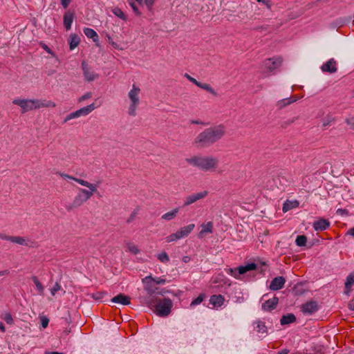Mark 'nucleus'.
Here are the masks:
<instances>
[{
	"label": "nucleus",
	"instance_id": "f257e3e1",
	"mask_svg": "<svg viewBox=\"0 0 354 354\" xmlns=\"http://www.w3.org/2000/svg\"><path fill=\"white\" fill-rule=\"evenodd\" d=\"M225 133V127L219 124L205 129L194 140V143L200 147L212 145L223 138Z\"/></svg>",
	"mask_w": 354,
	"mask_h": 354
},
{
	"label": "nucleus",
	"instance_id": "f03ea898",
	"mask_svg": "<svg viewBox=\"0 0 354 354\" xmlns=\"http://www.w3.org/2000/svg\"><path fill=\"white\" fill-rule=\"evenodd\" d=\"M186 162L204 172L216 171L219 164L218 159L213 156H194Z\"/></svg>",
	"mask_w": 354,
	"mask_h": 354
},
{
	"label": "nucleus",
	"instance_id": "7ed1b4c3",
	"mask_svg": "<svg viewBox=\"0 0 354 354\" xmlns=\"http://www.w3.org/2000/svg\"><path fill=\"white\" fill-rule=\"evenodd\" d=\"M140 88L133 84L131 88L128 92L129 106L127 113L129 115L134 117L137 115V109L140 104Z\"/></svg>",
	"mask_w": 354,
	"mask_h": 354
},
{
	"label": "nucleus",
	"instance_id": "20e7f679",
	"mask_svg": "<svg viewBox=\"0 0 354 354\" xmlns=\"http://www.w3.org/2000/svg\"><path fill=\"white\" fill-rule=\"evenodd\" d=\"M145 303L150 308L154 307L155 313L160 317L169 315L173 306L171 300L167 298L160 299L155 305H153L151 299H146Z\"/></svg>",
	"mask_w": 354,
	"mask_h": 354
},
{
	"label": "nucleus",
	"instance_id": "39448f33",
	"mask_svg": "<svg viewBox=\"0 0 354 354\" xmlns=\"http://www.w3.org/2000/svg\"><path fill=\"white\" fill-rule=\"evenodd\" d=\"M77 183L81 185L82 186H84L87 188H79L78 191L86 198H87L88 201H89L94 194L98 193L100 182H97L96 183H91L87 180L82 179L77 180Z\"/></svg>",
	"mask_w": 354,
	"mask_h": 354
},
{
	"label": "nucleus",
	"instance_id": "423d86ee",
	"mask_svg": "<svg viewBox=\"0 0 354 354\" xmlns=\"http://www.w3.org/2000/svg\"><path fill=\"white\" fill-rule=\"evenodd\" d=\"M195 225L194 223L189 224L186 226L180 227L175 233H172L165 237L167 243L175 242L179 239L187 237L189 234L194 230Z\"/></svg>",
	"mask_w": 354,
	"mask_h": 354
},
{
	"label": "nucleus",
	"instance_id": "0eeeda50",
	"mask_svg": "<svg viewBox=\"0 0 354 354\" xmlns=\"http://www.w3.org/2000/svg\"><path fill=\"white\" fill-rule=\"evenodd\" d=\"M282 61L280 57L266 59L261 64V69L263 73H271L280 67Z\"/></svg>",
	"mask_w": 354,
	"mask_h": 354
},
{
	"label": "nucleus",
	"instance_id": "6e6552de",
	"mask_svg": "<svg viewBox=\"0 0 354 354\" xmlns=\"http://www.w3.org/2000/svg\"><path fill=\"white\" fill-rule=\"evenodd\" d=\"M257 266L254 263H248L243 266H239L236 268H227L225 272L234 277L236 279H241V275L246 273L248 271L254 270L257 268Z\"/></svg>",
	"mask_w": 354,
	"mask_h": 354
},
{
	"label": "nucleus",
	"instance_id": "1a4fd4ad",
	"mask_svg": "<svg viewBox=\"0 0 354 354\" xmlns=\"http://www.w3.org/2000/svg\"><path fill=\"white\" fill-rule=\"evenodd\" d=\"M12 104L21 108V113H25L35 110L34 99L15 98L12 100Z\"/></svg>",
	"mask_w": 354,
	"mask_h": 354
},
{
	"label": "nucleus",
	"instance_id": "9d476101",
	"mask_svg": "<svg viewBox=\"0 0 354 354\" xmlns=\"http://www.w3.org/2000/svg\"><path fill=\"white\" fill-rule=\"evenodd\" d=\"M96 106L94 103H92L86 106L81 108L74 112L68 114L66 118L64 119V122H66L72 119L77 118L81 116L88 115L90 113H91L95 109Z\"/></svg>",
	"mask_w": 354,
	"mask_h": 354
},
{
	"label": "nucleus",
	"instance_id": "9b49d317",
	"mask_svg": "<svg viewBox=\"0 0 354 354\" xmlns=\"http://www.w3.org/2000/svg\"><path fill=\"white\" fill-rule=\"evenodd\" d=\"M82 68L83 71V75L86 81L92 82L99 77V75L91 68L88 67L86 62H83L82 63Z\"/></svg>",
	"mask_w": 354,
	"mask_h": 354
},
{
	"label": "nucleus",
	"instance_id": "f8f14e48",
	"mask_svg": "<svg viewBox=\"0 0 354 354\" xmlns=\"http://www.w3.org/2000/svg\"><path fill=\"white\" fill-rule=\"evenodd\" d=\"M142 281L144 285V289L150 296L156 292L157 288L153 282V277L151 275L147 276L143 278Z\"/></svg>",
	"mask_w": 354,
	"mask_h": 354
},
{
	"label": "nucleus",
	"instance_id": "ddd939ff",
	"mask_svg": "<svg viewBox=\"0 0 354 354\" xmlns=\"http://www.w3.org/2000/svg\"><path fill=\"white\" fill-rule=\"evenodd\" d=\"M301 310L305 315H311L318 310L317 303L315 301L306 302L301 305Z\"/></svg>",
	"mask_w": 354,
	"mask_h": 354
},
{
	"label": "nucleus",
	"instance_id": "4468645a",
	"mask_svg": "<svg viewBox=\"0 0 354 354\" xmlns=\"http://www.w3.org/2000/svg\"><path fill=\"white\" fill-rule=\"evenodd\" d=\"M35 110L41 108H54L56 104L52 101L46 99H34Z\"/></svg>",
	"mask_w": 354,
	"mask_h": 354
},
{
	"label": "nucleus",
	"instance_id": "2eb2a0df",
	"mask_svg": "<svg viewBox=\"0 0 354 354\" xmlns=\"http://www.w3.org/2000/svg\"><path fill=\"white\" fill-rule=\"evenodd\" d=\"M321 69L324 73H335L337 70V62L333 58H331L326 63L322 64V66H321Z\"/></svg>",
	"mask_w": 354,
	"mask_h": 354
},
{
	"label": "nucleus",
	"instance_id": "dca6fc26",
	"mask_svg": "<svg viewBox=\"0 0 354 354\" xmlns=\"http://www.w3.org/2000/svg\"><path fill=\"white\" fill-rule=\"evenodd\" d=\"M88 201L87 198H86L79 191L77 194L74 197L73 202L71 203V207L68 209L72 208H77L83 205Z\"/></svg>",
	"mask_w": 354,
	"mask_h": 354
},
{
	"label": "nucleus",
	"instance_id": "f3484780",
	"mask_svg": "<svg viewBox=\"0 0 354 354\" xmlns=\"http://www.w3.org/2000/svg\"><path fill=\"white\" fill-rule=\"evenodd\" d=\"M191 82H192L199 88L207 91V92H209L210 94L215 97H217L218 95V93L209 84L198 82L194 77L192 78V80H191Z\"/></svg>",
	"mask_w": 354,
	"mask_h": 354
},
{
	"label": "nucleus",
	"instance_id": "a211bd4d",
	"mask_svg": "<svg viewBox=\"0 0 354 354\" xmlns=\"http://www.w3.org/2000/svg\"><path fill=\"white\" fill-rule=\"evenodd\" d=\"M285 282L286 280L283 277H277L270 282V289L272 290H280L284 286Z\"/></svg>",
	"mask_w": 354,
	"mask_h": 354
},
{
	"label": "nucleus",
	"instance_id": "6ab92c4d",
	"mask_svg": "<svg viewBox=\"0 0 354 354\" xmlns=\"http://www.w3.org/2000/svg\"><path fill=\"white\" fill-rule=\"evenodd\" d=\"M74 18V12L70 10L67 11L64 15V26L66 30H69L71 28V25L73 24Z\"/></svg>",
	"mask_w": 354,
	"mask_h": 354
},
{
	"label": "nucleus",
	"instance_id": "aec40b11",
	"mask_svg": "<svg viewBox=\"0 0 354 354\" xmlns=\"http://www.w3.org/2000/svg\"><path fill=\"white\" fill-rule=\"evenodd\" d=\"M330 226V222L325 218H319L313 224V227L316 231H324Z\"/></svg>",
	"mask_w": 354,
	"mask_h": 354
},
{
	"label": "nucleus",
	"instance_id": "412c9836",
	"mask_svg": "<svg viewBox=\"0 0 354 354\" xmlns=\"http://www.w3.org/2000/svg\"><path fill=\"white\" fill-rule=\"evenodd\" d=\"M278 301H279V299L276 297H274L272 299H270L266 301L262 304V308L263 310L270 311L277 307Z\"/></svg>",
	"mask_w": 354,
	"mask_h": 354
},
{
	"label": "nucleus",
	"instance_id": "4be33fe9",
	"mask_svg": "<svg viewBox=\"0 0 354 354\" xmlns=\"http://www.w3.org/2000/svg\"><path fill=\"white\" fill-rule=\"evenodd\" d=\"M225 301V298L221 295H214L211 296L209 299V303L212 304L214 307H221Z\"/></svg>",
	"mask_w": 354,
	"mask_h": 354
},
{
	"label": "nucleus",
	"instance_id": "5701e85b",
	"mask_svg": "<svg viewBox=\"0 0 354 354\" xmlns=\"http://www.w3.org/2000/svg\"><path fill=\"white\" fill-rule=\"evenodd\" d=\"M130 297L123 294H119L117 296L111 299V301L113 303L120 304L122 305H129L130 304Z\"/></svg>",
	"mask_w": 354,
	"mask_h": 354
},
{
	"label": "nucleus",
	"instance_id": "b1692460",
	"mask_svg": "<svg viewBox=\"0 0 354 354\" xmlns=\"http://www.w3.org/2000/svg\"><path fill=\"white\" fill-rule=\"evenodd\" d=\"M254 329L257 333H261L263 337L267 335V327L266 326L265 323L262 321H256L254 323Z\"/></svg>",
	"mask_w": 354,
	"mask_h": 354
},
{
	"label": "nucleus",
	"instance_id": "393cba45",
	"mask_svg": "<svg viewBox=\"0 0 354 354\" xmlns=\"http://www.w3.org/2000/svg\"><path fill=\"white\" fill-rule=\"evenodd\" d=\"M179 207H176L172 210L163 214L161 216V219L167 221H170L176 217L177 214L179 212Z\"/></svg>",
	"mask_w": 354,
	"mask_h": 354
},
{
	"label": "nucleus",
	"instance_id": "a878e982",
	"mask_svg": "<svg viewBox=\"0 0 354 354\" xmlns=\"http://www.w3.org/2000/svg\"><path fill=\"white\" fill-rule=\"evenodd\" d=\"M10 241L20 245H26L28 247L31 246L30 241L26 238L23 236H11Z\"/></svg>",
	"mask_w": 354,
	"mask_h": 354
},
{
	"label": "nucleus",
	"instance_id": "bb28decb",
	"mask_svg": "<svg viewBox=\"0 0 354 354\" xmlns=\"http://www.w3.org/2000/svg\"><path fill=\"white\" fill-rule=\"evenodd\" d=\"M299 203L298 201H289L287 200L283 205L282 210L283 212H287L288 211L296 208L299 207Z\"/></svg>",
	"mask_w": 354,
	"mask_h": 354
},
{
	"label": "nucleus",
	"instance_id": "cd10ccee",
	"mask_svg": "<svg viewBox=\"0 0 354 354\" xmlns=\"http://www.w3.org/2000/svg\"><path fill=\"white\" fill-rule=\"evenodd\" d=\"M297 100V97H290V98H284L281 100H279L277 102V106L278 109H281L286 107L288 105L296 102Z\"/></svg>",
	"mask_w": 354,
	"mask_h": 354
},
{
	"label": "nucleus",
	"instance_id": "c85d7f7f",
	"mask_svg": "<svg viewBox=\"0 0 354 354\" xmlns=\"http://www.w3.org/2000/svg\"><path fill=\"white\" fill-rule=\"evenodd\" d=\"M125 248L126 252H131L134 255L140 253V250L138 245L131 241H127L125 243Z\"/></svg>",
	"mask_w": 354,
	"mask_h": 354
},
{
	"label": "nucleus",
	"instance_id": "c756f323",
	"mask_svg": "<svg viewBox=\"0 0 354 354\" xmlns=\"http://www.w3.org/2000/svg\"><path fill=\"white\" fill-rule=\"evenodd\" d=\"M83 32L88 38L92 39L94 42L98 41L99 37L93 29L90 28H84L83 29Z\"/></svg>",
	"mask_w": 354,
	"mask_h": 354
},
{
	"label": "nucleus",
	"instance_id": "7c9ffc66",
	"mask_svg": "<svg viewBox=\"0 0 354 354\" xmlns=\"http://www.w3.org/2000/svg\"><path fill=\"white\" fill-rule=\"evenodd\" d=\"M213 230V223L207 222L201 225V230L199 232V236L202 237L206 233H212Z\"/></svg>",
	"mask_w": 354,
	"mask_h": 354
},
{
	"label": "nucleus",
	"instance_id": "2f4dec72",
	"mask_svg": "<svg viewBox=\"0 0 354 354\" xmlns=\"http://www.w3.org/2000/svg\"><path fill=\"white\" fill-rule=\"evenodd\" d=\"M80 38L75 34H71L69 39L70 49H75L80 44Z\"/></svg>",
	"mask_w": 354,
	"mask_h": 354
},
{
	"label": "nucleus",
	"instance_id": "473e14b6",
	"mask_svg": "<svg viewBox=\"0 0 354 354\" xmlns=\"http://www.w3.org/2000/svg\"><path fill=\"white\" fill-rule=\"evenodd\" d=\"M295 320L296 317L293 314H288L287 315H283L281 318L280 323L281 325H286L293 323Z\"/></svg>",
	"mask_w": 354,
	"mask_h": 354
},
{
	"label": "nucleus",
	"instance_id": "72a5a7b5",
	"mask_svg": "<svg viewBox=\"0 0 354 354\" xmlns=\"http://www.w3.org/2000/svg\"><path fill=\"white\" fill-rule=\"evenodd\" d=\"M354 284V272H351L346 277L345 282V288L347 290H349L352 286Z\"/></svg>",
	"mask_w": 354,
	"mask_h": 354
},
{
	"label": "nucleus",
	"instance_id": "f704fd0d",
	"mask_svg": "<svg viewBox=\"0 0 354 354\" xmlns=\"http://www.w3.org/2000/svg\"><path fill=\"white\" fill-rule=\"evenodd\" d=\"M32 281L34 282L35 285L36 286L37 290L38 291V293L39 295L44 294V286L41 283V282L39 281L38 278L35 276L32 277Z\"/></svg>",
	"mask_w": 354,
	"mask_h": 354
},
{
	"label": "nucleus",
	"instance_id": "c9c22d12",
	"mask_svg": "<svg viewBox=\"0 0 354 354\" xmlns=\"http://www.w3.org/2000/svg\"><path fill=\"white\" fill-rule=\"evenodd\" d=\"M112 12L115 16H117L120 19H121L124 21L127 20V17L126 15L122 12V10L120 8H117V7L114 8L112 10Z\"/></svg>",
	"mask_w": 354,
	"mask_h": 354
},
{
	"label": "nucleus",
	"instance_id": "e433bc0d",
	"mask_svg": "<svg viewBox=\"0 0 354 354\" xmlns=\"http://www.w3.org/2000/svg\"><path fill=\"white\" fill-rule=\"evenodd\" d=\"M1 318L3 319L8 324L12 325L14 323L12 315L8 313H3L1 315Z\"/></svg>",
	"mask_w": 354,
	"mask_h": 354
},
{
	"label": "nucleus",
	"instance_id": "4c0bfd02",
	"mask_svg": "<svg viewBox=\"0 0 354 354\" xmlns=\"http://www.w3.org/2000/svg\"><path fill=\"white\" fill-rule=\"evenodd\" d=\"M158 259L162 263H167L169 261V257L167 252H162L157 254Z\"/></svg>",
	"mask_w": 354,
	"mask_h": 354
},
{
	"label": "nucleus",
	"instance_id": "58836bf2",
	"mask_svg": "<svg viewBox=\"0 0 354 354\" xmlns=\"http://www.w3.org/2000/svg\"><path fill=\"white\" fill-rule=\"evenodd\" d=\"M196 201H197V200L196 199V197L194 196V194L189 195L185 198V200L184 202V206L190 205Z\"/></svg>",
	"mask_w": 354,
	"mask_h": 354
},
{
	"label": "nucleus",
	"instance_id": "ea45409f",
	"mask_svg": "<svg viewBox=\"0 0 354 354\" xmlns=\"http://www.w3.org/2000/svg\"><path fill=\"white\" fill-rule=\"evenodd\" d=\"M307 239L304 235H299L296 239V244L298 246H304L306 243Z\"/></svg>",
	"mask_w": 354,
	"mask_h": 354
},
{
	"label": "nucleus",
	"instance_id": "a19ab883",
	"mask_svg": "<svg viewBox=\"0 0 354 354\" xmlns=\"http://www.w3.org/2000/svg\"><path fill=\"white\" fill-rule=\"evenodd\" d=\"M204 298H205V295L201 294L197 298H196L195 299H194L192 301L190 306L193 307V306L200 304L203 301Z\"/></svg>",
	"mask_w": 354,
	"mask_h": 354
},
{
	"label": "nucleus",
	"instance_id": "79ce46f5",
	"mask_svg": "<svg viewBox=\"0 0 354 354\" xmlns=\"http://www.w3.org/2000/svg\"><path fill=\"white\" fill-rule=\"evenodd\" d=\"M59 175L63 179H65V180H67V179L72 180H74L76 183H77V180H82V178H78L74 177V176H71V175H69L68 174H66V173L59 172Z\"/></svg>",
	"mask_w": 354,
	"mask_h": 354
},
{
	"label": "nucleus",
	"instance_id": "37998d69",
	"mask_svg": "<svg viewBox=\"0 0 354 354\" xmlns=\"http://www.w3.org/2000/svg\"><path fill=\"white\" fill-rule=\"evenodd\" d=\"M194 196L196 197V199L197 201L204 198L205 196H207L208 192L207 191H203L201 192L193 194Z\"/></svg>",
	"mask_w": 354,
	"mask_h": 354
},
{
	"label": "nucleus",
	"instance_id": "c03bdc74",
	"mask_svg": "<svg viewBox=\"0 0 354 354\" xmlns=\"http://www.w3.org/2000/svg\"><path fill=\"white\" fill-rule=\"evenodd\" d=\"M129 4L131 7V8L133 9V12H135V14L136 15L140 16L141 15V13L139 11L137 6L136 5V3L132 0L129 1Z\"/></svg>",
	"mask_w": 354,
	"mask_h": 354
},
{
	"label": "nucleus",
	"instance_id": "a18cd8bd",
	"mask_svg": "<svg viewBox=\"0 0 354 354\" xmlns=\"http://www.w3.org/2000/svg\"><path fill=\"white\" fill-rule=\"evenodd\" d=\"M61 288L62 287L59 285V283L56 282L55 284L54 285V286L50 290L51 295L54 296L57 291L61 290Z\"/></svg>",
	"mask_w": 354,
	"mask_h": 354
},
{
	"label": "nucleus",
	"instance_id": "49530a36",
	"mask_svg": "<svg viewBox=\"0 0 354 354\" xmlns=\"http://www.w3.org/2000/svg\"><path fill=\"white\" fill-rule=\"evenodd\" d=\"M91 97H92V93L91 92H88V93H85L84 95H83L82 96H81L79 98L78 101L80 102H81L86 100V99L91 98Z\"/></svg>",
	"mask_w": 354,
	"mask_h": 354
},
{
	"label": "nucleus",
	"instance_id": "de8ad7c7",
	"mask_svg": "<svg viewBox=\"0 0 354 354\" xmlns=\"http://www.w3.org/2000/svg\"><path fill=\"white\" fill-rule=\"evenodd\" d=\"M153 282L155 283V285L156 284H165L166 282V280H165V279L162 278V277H156V278H153Z\"/></svg>",
	"mask_w": 354,
	"mask_h": 354
},
{
	"label": "nucleus",
	"instance_id": "09e8293b",
	"mask_svg": "<svg viewBox=\"0 0 354 354\" xmlns=\"http://www.w3.org/2000/svg\"><path fill=\"white\" fill-rule=\"evenodd\" d=\"M48 322H49V319L46 317H42L41 318V326L44 328H46L48 325Z\"/></svg>",
	"mask_w": 354,
	"mask_h": 354
},
{
	"label": "nucleus",
	"instance_id": "8fccbe9b",
	"mask_svg": "<svg viewBox=\"0 0 354 354\" xmlns=\"http://www.w3.org/2000/svg\"><path fill=\"white\" fill-rule=\"evenodd\" d=\"M42 48H44V50L46 53H49V54L52 55L53 56H55L54 53L51 50V49H50V48L47 45H46V44H42Z\"/></svg>",
	"mask_w": 354,
	"mask_h": 354
},
{
	"label": "nucleus",
	"instance_id": "3c124183",
	"mask_svg": "<svg viewBox=\"0 0 354 354\" xmlns=\"http://www.w3.org/2000/svg\"><path fill=\"white\" fill-rule=\"evenodd\" d=\"M261 3H263L264 5H266L268 9H271L272 6V3L270 0H263L261 1Z\"/></svg>",
	"mask_w": 354,
	"mask_h": 354
},
{
	"label": "nucleus",
	"instance_id": "603ef678",
	"mask_svg": "<svg viewBox=\"0 0 354 354\" xmlns=\"http://www.w3.org/2000/svg\"><path fill=\"white\" fill-rule=\"evenodd\" d=\"M10 237H11V236L6 235V234H5L3 233H0V239H1V240H5V241H10Z\"/></svg>",
	"mask_w": 354,
	"mask_h": 354
},
{
	"label": "nucleus",
	"instance_id": "864d4df0",
	"mask_svg": "<svg viewBox=\"0 0 354 354\" xmlns=\"http://www.w3.org/2000/svg\"><path fill=\"white\" fill-rule=\"evenodd\" d=\"M71 3V0H61V4L64 8H68Z\"/></svg>",
	"mask_w": 354,
	"mask_h": 354
},
{
	"label": "nucleus",
	"instance_id": "5fc2aeb1",
	"mask_svg": "<svg viewBox=\"0 0 354 354\" xmlns=\"http://www.w3.org/2000/svg\"><path fill=\"white\" fill-rule=\"evenodd\" d=\"M145 3L147 5V8L151 9L154 3V0H145Z\"/></svg>",
	"mask_w": 354,
	"mask_h": 354
},
{
	"label": "nucleus",
	"instance_id": "6e6d98bb",
	"mask_svg": "<svg viewBox=\"0 0 354 354\" xmlns=\"http://www.w3.org/2000/svg\"><path fill=\"white\" fill-rule=\"evenodd\" d=\"M346 123L351 127L352 129H354V121L352 122L350 119L346 120Z\"/></svg>",
	"mask_w": 354,
	"mask_h": 354
},
{
	"label": "nucleus",
	"instance_id": "4d7b16f0",
	"mask_svg": "<svg viewBox=\"0 0 354 354\" xmlns=\"http://www.w3.org/2000/svg\"><path fill=\"white\" fill-rule=\"evenodd\" d=\"M191 123L192 124H203V125H205L206 124L204 123L203 122H202L201 120H192L191 121Z\"/></svg>",
	"mask_w": 354,
	"mask_h": 354
},
{
	"label": "nucleus",
	"instance_id": "13d9d810",
	"mask_svg": "<svg viewBox=\"0 0 354 354\" xmlns=\"http://www.w3.org/2000/svg\"><path fill=\"white\" fill-rule=\"evenodd\" d=\"M10 271L8 270L0 271V277L9 274Z\"/></svg>",
	"mask_w": 354,
	"mask_h": 354
},
{
	"label": "nucleus",
	"instance_id": "bf43d9fd",
	"mask_svg": "<svg viewBox=\"0 0 354 354\" xmlns=\"http://www.w3.org/2000/svg\"><path fill=\"white\" fill-rule=\"evenodd\" d=\"M347 234H349V235H351V236H354V227H352V228H351V229L348 230V233H347Z\"/></svg>",
	"mask_w": 354,
	"mask_h": 354
},
{
	"label": "nucleus",
	"instance_id": "052dcab7",
	"mask_svg": "<svg viewBox=\"0 0 354 354\" xmlns=\"http://www.w3.org/2000/svg\"><path fill=\"white\" fill-rule=\"evenodd\" d=\"M0 330L3 333L6 331L5 326L2 322H0Z\"/></svg>",
	"mask_w": 354,
	"mask_h": 354
},
{
	"label": "nucleus",
	"instance_id": "680f3d73",
	"mask_svg": "<svg viewBox=\"0 0 354 354\" xmlns=\"http://www.w3.org/2000/svg\"><path fill=\"white\" fill-rule=\"evenodd\" d=\"M190 260V258L187 256H185L183 257V261L185 263H188Z\"/></svg>",
	"mask_w": 354,
	"mask_h": 354
},
{
	"label": "nucleus",
	"instance_id": "e2e57ef3",
	"mask_svg": "<svg viewBox=\"0 0 354 354\" xmlns=\"http://www.w3.org/2000/svg\"><path fill=\"white\" fill-rule=\"evenodd\" d=\"M288 350L283 349V350L280 351L279 352H278L277 354H288Z\"/></svg>",
	"mask_w": 354,
	"mask_h": 354
},
{
	"label": "nucleus",
	"instance_id": "0e129e2a",
	"mask_svg": "<svg viewBox=\"0 0 354 354\" xmlns=\"http://www.w3.org/2000/svg\"><path fill=\"white\" fill-rule=\"evenodd\" d=\"M110 40H111V37H109V43H110V44H111V45H112L114 48H118V46H117V44H116L115 42H113V41H111Z\"/></svg>",
	"mask_w": 354,
	"mask_h": 354
},
{
	"label": "nucleus",
	"instance_id": "69168bd1",
	"mask_svg": "<svg viewBox=\"0 0 354 354\" xmlns=\"http://www.w3.org/2000/svg\"><path fill=\"white\" fill-rule=\"evenodd\" d=\"M185 77H186L189 81H190V82H191V80H192V78H193V77H192V76H190L188 73H185Z\"/></svg>",
	"mask_w": 354,
	"mask_h": 354
},
{
	"label": "nucleus",
	"instance_id": "338daca9",
	"mask_svg": "<svg viewBox=\"0 0 354 354\" xmlns=\"http://www.w3.org/2000/svg\"><path fill=\"white\" fill-rule=\"evenodd\" d=\"M47 354H64V353H59V352H56V351H53V352H49Z\"/></svg>",
	"mask_w": 354,
	"mask_h": 354
},
{
	"label": "nucleus",
	"instance_id": "774afa93",
	"mask_svg": "<svg viewBox=\"0 0 354 354\" xmlns=\"http://www.w3.org/2000/svg\"><path fill=\"white\" fill-rule=\"evenodd\" d=\"M139 4L142 3V0H136Z\"/></svg>",
	"mask_w": 354,
	"mask_h": 354
}]
</instances>
